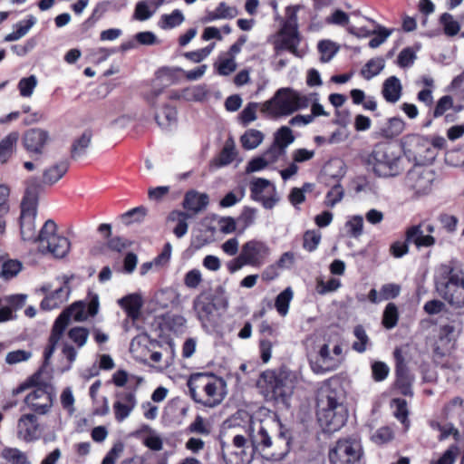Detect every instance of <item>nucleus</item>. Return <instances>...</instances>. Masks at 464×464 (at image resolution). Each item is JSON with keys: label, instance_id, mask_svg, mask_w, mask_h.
Listing matches in <instances>:
<instances>
[{"label": "nucleus", "instance_id": "64", "mask_svg": "<svg viewBox=\"0 0 464 464\" xmlns=\"http://www.w3.org/2000/svg\"><path fill=\"white\" fill-rule=\"evenodd\" d=\"M459 453V448L456 445L450 446L437 461L430 464H454Z\"/></svg>", "mask_w": 464, "mask_h": 464}, {"label": "nucleus", "instance_id": "46", "mask_svg": "<svg viewBox=\"0 0 464 464\" xmlns=\"http://www.w3.org/2000/svg\"><path fill=\"white\" fill-rule=\"evenodd\" d=\"M353 334L357 341L353 343V349L358 353H363L366 350L369 337L362 325H356L353 329Z\"/></svg>", "mask_w": 464, "mask_h": 464}, {"label": "nucleus", "instance_id": "18", "mask_svg": "<svg viewBox=\"0 0 464 464\" xmlns=\"http://www.w3.org/2000/svg\"><path fill=\"white\" fill-rule=\"evenodd\" d=\"M40 425L33 413L23 414L17 421V438L24 442H32L40 438Z\"/></svg>", "mask_w": 464, "mask_h": 464}, {"label": "nucleus", "instance_id": "55", "mask_svg": "<svg viewBox=\"0 0 464 464\" xmlns=\"http://www.w3.org/2000/svg\"><path fill=\"white\" fill-rule=\"evenodd\" d=\"M348 233L353 237H358L362 234L363 218L362 216H354L345 224Z\"/></svg>", "mask_w": 464, "mask_h": 464}, {"label": "nucleus", "instance_id": "10", "mask_svg": "<svg viewBox=\"0 0 464 464\" xmlns=\"http://www.w3.org/2000/svg\"><path fill=\"white\" fill-rule=\"evenodd\" d=\"M56 231L55 222L52 219L46 220L37 235V243L41 252L62 258L68 254L71 244L67 237L57 234Z\"/></svg>", "mask_w": 464, "mask_h": 464}, {"label": "nucleus", "instance_id": "60", "mask_svg": "<svg viewBox=\"0 0 464 464\" xmlns=\"http://www.w3.org/2000/svg\"><path fill=\"white\" fill-rule=\"evenodd\" d=\"M257 102H249L240 113V121L244 125H247L256 119Z\"/></svg>", "mask_w": 464, "mask_h": 464}, {"label": "nucleus", "instance_id": "53", "mask_svg": "<svg viewBox=\"0 0 464 464\" xmlns=\"http://www.w3.org/2000/svg\"><path fill=\"white\" fill-rule=\"evenodd\" d=\"M392 403L395 406L394 416L405 426L409 425L407 402L403 399H394Z\"/></svg>", "mask_w": 464, "mask_h": 464}, {"label": "nucleus", "instance_id": "49", "mask_svg": "<svg viewBox=\"0 0 464 464\" xmlns=\"http://www.w3.org/2000/svg\"><path fill=\"white\" fill-rule=\"evenodd\" d=\"M321 241V233L316 230H307L304 234L303 247L308 252L314 251Z\"/></svg>", "mask_w": 464, "mask_h": 464}, {"label": "nucleus", "instance_id": "50", "mask_svg": "<svg viewBox=\"0 0 464 464\" xmlns=\"http://www.w3.org/2000/svg\"><path fill=\"white\" fill-rule=\"evenodd\" d=\"M89 332L84 327H73L68 332V337L79 347H82L88 339Z\"/></svg>", "mask_w": 464, "mask_h": 464}, {"label": "nucleus", "instance_id": "11", "mask_svg": "<svg viewBox=\"0 0 464 464\" xmlns=\"http://www.w3.org/2000/svg\"><path fill=\"white\" fill-rule=\"evenodd\" d=\"M227 306L228 302L222 286L217 287L214 292L203 291L193 301V309L203 324L211 321L215 310L227 309Z\"/></svg>", "mask_w": 464, "mask_h": 464}, {"label": "nucleus", "instance_id": "52", "mask_svg": "<svg viewBox=\"0 0 464 464\" xmlns=\"http://www.w3.org/2000/svg\"><path fill=\"white\" fill-rule=\"evenodd\" d=\"M341 286V281L337 278H331L328 281L324 282L322 279L317 280L316 284V292L319 295H326L330 292L336 291Z\"/></svg>", "mask_w": 464, "mask_h": 464}, {"label": "nucleus", "instance_id": "35", "mask_svg": "<svg viewBox=\"0 0 464 464\" xmlns=\"http://www.w3.org/2000/svg\"><path fill=\"white\" fill-rule=\"evenodd\" d=\"M294 297V292L290 286L282 291L276 298L275 307L281 316H285L289 310V304Z\"/></svg>", "mask_w": 464, "mask_h": 464}, {"label": "nucleus", "instance_id": "39", "mask_svg": "<svg viewBox=\"0 0 464 464\" xmlns=\"http://www.w3.org/2000/svg\"><path fill=\"white\" fill-rule=\"evenodd\" d=\"M184 21V15L179 9H175L169 14H162L159 22V25L161 29H172L179 26Z\"/></svg>", "mask_w": 464, "mask_h": 464}, {"label": "nucleus", "instance_id": "5", "mask_svg": "<svg viewBox=\"0 0 464 464\" xmlns=\"http://www.w3.org/2000/svg\"><path fill=\"white\" fill-rule=\"evenodd\" d=\"M222 386L221 380L205 373H195L188 382L191 398L209 408L218 406L223 401Z\"/></svg>", "mask_w": 464, "mask_h": 464}, {"label": "nucleus", "instance_id": "24", "mask_svg": "<svg viewBox=\"0 0 464 464\" xmlns=\"http://www.w3.org/2000/svg\"><path fill=\"white\" fill-rule=\"evenodd\" d=\"M119 305L125 311L127 316L135 321L140 315L143 305L142 297L139 294H130L118 300Z\"/></svg>", "mask_w": 464, "mask_h": 464}, {"label": "nucleus", "instance_id": "12", "mask_svg": "<svg viewBox=\"0 0 464 464\" xmlns=\"http://www.w3.org/2000/svg\"><path fill=\"white\" fill-rule=\"evenodd\" d=\"M362 456L363 449L356 437L339 439L328 452L331 464H355Z\"/></svg>", "mask_w": 464, "mask_h": 464}, {"label": "nucleus", "instance_id": "30", "mask_svg": "<svg viewBox=\"0 0 464 464\" xmlns=\"http://www.w3.org/2000/svg\"><path fill=\"white\" fill-rule=\"evenodd\" d=\"M154 118L160 128L169 130L177 123V111L174 107L166 105L161 111L155 113Z\"/></svg>", "mask_w": 464, "mask_h": 464}, {"label": "nucleus", "instance_id": "31", "mask_svg": "<svg viewBox=\"0 0 464 464\" xmlns=\"http://www.w3.org/2000/svg\"><path fill=\"white\" fill-rule=\"evenodd\" d=\"M415 153L425 161H433L438 155V152L434 151V148L430 145V140L425 137L416 139Z\"/></svg>", "mask_w": 464, "mask_h": 464}, {"label": "nucleus", "instance_id": "27", "mask_svg": "<svg viewBox=\"0 0 464 464\" xmlns=\"http://www.w3.org/2000/svg\"><path fill=\"white\" fill-rule=\"evenodd\" d=\"M401 81L396 76H390L382 84V93L386 102L395 103L401 96Z\"/></svg>", "mask_w": 464, "mask_h": 464}, {"label": "nucleus", "instance_id": "1", "mask_svg": "<svg viewBox=\"0 0 464 464\" xmlns=\"http://www.w3.org/2000/svg\"><path fill=\"white\" fill-rule=\"evenodd\" d=\"M316 96V92L304 94L291 88H281L273 98L262 103L261 111L274 118L288 116L307 108Z\"/></svg>", "mask_w": 464, "mask_h": 464}, {"label": "nucleus", "instance_id": "48", "mask_svg": "<svg viewBox=\"0 0 464 464\" xmlns=\"http://www.w3.org/2000/svg\"><path fill=\"white\" fill-rule=\"evenodd\" d=\"M139 378L135 376H129L128 372L124 370H119L112 375V382L118 387H123L129 384L128 390H132L137 380Z\"/></svg>", "mask_w": 464, "mask_h": 464}, {"label": "nucleus", "instance_id": "7", "mask_svg": "<svg viewBox=\"0 0 464 464\" xmlns=\"http://www.w3.org/2000/svg\"><path fill=\"white\" fill-rule=\"evenodd\" d=\"M298 382V375L295 372L286 368L278 371L267 370L261 373L258 383L271 393L275 400L283 401L289 398Z\"/></svg>", "mask_w": 464, "mask_h": 464}, {"label": "nucleus", "instance_id": "37", "mask_svg": "<svg viewBox=\"0 0 464 464\" xmlns=\"http://www.w3.org/2000/svg\"><path fill=\"white\" fill-rule=\"evenodd\" d=\"M264 140L261 131L254 129L246 130L241 137V143L246 150H254L258 147Z\"/></svg>", "mask_w": 464, "mask_h": 464}, {"label": "nucleus", "instance_id": "51", "mask_svg": "<svg viewBox=\"0 0 464 464\" xmlns=\"http://www.w3.org/2000/svg\"><path fill=\"white\" fill-rule=\"evenodd\" d=\"M344 196L343 188L338 183L331 188L325 198V204L328 207H334Z\"/></svg>", "mask_w": 464, "mask_h": 464}, {"label": "nucleus", "instance_id": "62", "mask_svg": "<svg viewBox=\"0 0 464 464\" xmlns=\"http://www.w3.org/2000/svg\"><path fill=\"white\" fill-rule=\"evenodd\" d=\"M416 59L415 52L408 47L401 51L397 57V63L400 67L405 68L413 64Z\"/></svg>", "mask_w": 464, "mask_h": 464}, {"label": "nucleus", "instance_id": "61", "mask_svg": "<svg viewBox=\"0 0 464 464\" xmlns=\"http://www.w3.org/2000/svg\"><path fill=\"white\" fill-rule=\"evenodd\" d=\"M285 155L283 149H280L278 145H272L262 154V157L266 160L269 166L276 163L282 156Z\"/></svg>", "mask_w": 464, "mask_h": 464}, {"label": "nucleus", "instance_id": "58", "mask_svg": "<svg viewBox=\"0 0 464 464\" xmlns=\"http://www.w3.org/2000/svg\"><path fill=\"white\" fill-rule=\"evenodd\" d=\"M188 431L200 435H208L210 433V429L206 423L204 418L200 415H197L194 421L188 427Z\"/></svg>", "mask_w": 464, "mask_h": 464}, {"label": "nucleus", "instance_id": "28", "mask_svg": "<svg viewBox=\"0 0 464 464\" xmlns=\"http://www.w3.org/2000/svg\"><path fill=\"white\" fill-rule=\"evenodd\" d=\"M19 134L16 131L10 132L0 141V163L5 164L16 150Z\"/></svg>", "mask_w": 464, "mask_h": 464}, {"label": "nucleus", "instance_id": "13", "mask_svg": "<svg viewBox=\"0 0 464 464\" xmlns=\"http://www.w3.org/2000/svg\"><path fill=\"white\" fill-rule=\"evenodd\" d=\"M436 173L433 169L422 166H415L405 177V184L416 196L428 195L433 187Z\"/></svg>", "mask_w": 464, "mask_h": 464}, {"label": "nucleus", "instance_id": "40", "mask_svg": "<svg viewBox=\"0 0 464 464\" xmlns=\"http://www.w3.org/2000/svg\"><path fill=\"white\" fill-rule=\"evenodd\" d=\"M2 457L11 464H31L26 454L17 448H5Z\"/></svg>", "mask_w": 464, "mask_h": 464}, {"label": "nucleus", "instance_id": "42", "mask_svg": "<svg viewBox=\"0 0 464 464\" xmlns=\"http://www.w3.org/2000/svg\"><path fill=\"white\" fill-rule=\"evenodd\" d=\"M295 137L290 128L283 126L276 131L273 144L278 145L286 153V148L294 141Z\"/></svg>", "mask_w": 464, "mask_h": 464}, {"label": "nucleus", "instance_id": "16", "mask_svg": "<svg viewBox=\"0 0 464 464\" xmlns=\"http://www.w3.org/2000/svg\"><path fill=\"white\" fill-rule=\"evenodd\" d=\"M251 197L254 200L262 203L264 208H272L277 199L274 197L275 187L266 179L257 178L251 182Z\"/></svg>", "mask_w": 464, "mask_h": 464}, {"label": "nucleus", "instance_id": "43", "mask_svg": "<svg viewBox=\"0 0 464 464\" xmlns=\"http://www.w3.org/2000/svg\"><path fill=\"white\" fill-rule=\"evenodd\" d=\"M394 355L396 359L395 372L397 376V383L398 385H405L408 382V371L404 359L399 350L394 352Z\"/></svg>", "mask_w": 464, "mask_h": 464}, {"label": "nucleus", "instance_id": "44", "mask_svg": "<svg viewBox=\"0 0 464 464\" xmlns=\"http://www.w3.org/2000/svg\"><path fill=\"white\" fill-rule=\"evenodd\" d=\"M317 47L321 53V61L323 63L329 62L338 51L335 44L329 40L320 41Z\"/></svg>", "mask_w": 464, "mask_h": 464}, {"label": "nucleus", "instance_id": "15", "mask_svg": "<svg viewBox=\"0 0 464 464\" xmlns=\"http://www.w3.org/2000/svg\"><path fill=\"white\" fill-rule=\"evenodd\" d=\"M241 253L247 266L260 267L270 255V248L266 243L253 239L242 246Z\"/></svg>", "mask_w": 464, "mask_h": 464}, {"label": "nucleus", "instance_id": "25", "mask_svg": "<svg viewBox=\"0 0 464 464\" xmlns=\"http://www.w3.org/2000/svg\"><path fill=\"white\" fill-rule=\"evenodd\" d=\"M40 189L41 185L37 178H31L26 181L25 193L22 200V210L35 211Z\"/></svg>", "mask_w": 464, "mask_h": 464}, {"label": "nucleus", "instance_id": "2", "mask_svg": "<svg viewBox=\"0 0 464 464\" xmlns=\"http://www.w3.org/2000/svg\"><path fill=\"white\" fill-rule=\"evenodd\" d=\"M439 295L454 308L464 307V273L452 262L438 266L434 277Z\"/></svg>", "mask_w": 464, "mask_h": 464}, {"label": "nucleus", "instance_id": "21", "mask_svg": "<svg viewBox=\"0 0 464 464\" xmlns=\"http://www.w3.org/2000/svg\"><path fill=\"white\" fill-rule=\"evenodd\" d=\"M422 223L409 227L405 231L406 241L413 244L418 249L430 247L436 244V239L431 235H424Z\"/></svg>", "mask_w": 464, "mask_h": 464}, {"label": "nucleus", "instance_id": "8", "mask_svg": "<svg viewBox=\"0 0 464 464\" xmlns=\"http://www.w3.org/2000/svg\"><path fill=\"white\" fill-rule=\"evenodd\" d=\"M298 8V6L286 7V20L282 24L274 41V49L276 54L286 50L295 56H302L298 50L301 42L296 15Z\"/></svg>", "mask_w": 464, "mask_h": 464}, {"label": "nucleus", "instance_id": "56", "mask_svg": "<svg viewBox=\"0 0 464 464\" xmlns=\"http://www.w3.org/2000/svg\"><path fill=\"white\" fill-rule=\"evenodd\" d=\"M150 344L153 348H156V346L160 348V351L163 353V358L166 365H169L172 362L175 355V347L171 341H168L163 343H159L158 342H150Z\"/></svg>", "mask_w": 464, "mask_h": 464}, {"label": "nucleus", "instance_id": "20", "mask_svg": "<svg viewBox=\"0 0 464 464\" xmlns=\"http://www.w3.org/2000/svg\"><path fill=\"white\" fill-rule=\"evenodd\" d=\"M250 444L255 450H266L273 445L272 438L265 424L260 421L248 429Z\"/></svg>", "mask_w": 464, "mask_h": 464}, {"label": "nucleus", "instance_id": "47", "mask_svg": "<svg viewBox=\"0 0 464 464\" xmlns=\"http://www.w3.org/2000/svg\"><path fill=\"white\" fill-rule=\"evenodd\" d=\"M151 5L148 0H142L136 4L133 18L138 21H145L150 18L155 13L150 10Z\"/></svg>", "mask_w": 464, "mask_h": 464}, {"label": "nucleus", "instance_id": "17", "mask_svg": "<svg viewBox=\"0 0 464 464\" xmlns=\"http://www.w3.org/2000/svg\"><path fill=\"white\" fill-rule=\"evenodd\" d=\"M27 300L25 294H14L0 297V324L15 320L16 312L24 307Z\"/></svg>", "mask_w": 464, "mask_h": 464}, {"label": "nucleus", "instance_id": "45", "mask_svg": "<svg viewBox=\"0 0 464 464\" xmlns=\"http://www.w3.org/2000/svg\"><path fill=\"white\" fill-rule=\"evenodd\" d=\"M37 85V78L35 75L22 78L18 82V90L23 97H31Z\"/></svg>", "mask_w": 464, "mask_h": 464}, {"label": "nucleus", "instance_id": "9", "mask_svg": "<svg viewBox=\"0 0 464 464\" xmlns=\"http://www.w3.org/2000/svg\"><path fill=\"white\" fill-rule=\"evenodd\" d=\"M71 318L81 322L87 318L85 306L82 303H75L68 309L64 310L54 321L51 334L48 340V345L44 352V365H47L53 356L57 344L62 340L64 331L67 328Z\"/></svg>", "mask_w": 464, "mask_h": 464}, {"label": "nucleus", "instance_id": "34", "mask_svg": "<svg viewBox=\"0 0 464 464\" xmlns=\"http://www.w3.org/2000/svg\"><path fill=\"white\" fill-rule=\"evenodd\" d=\"M209 91L205 84H198L182 90V98L186 101L202 102L208 96Z\"/></svg>", "mask_w": 464, "mask_h": 464}, {"label": "nucleus", "instance_id": "63", "mask_svg": "<svg viewBox=\"0 0 464 464\" xmlns=\"http://www.w3.org/2000/svg\"><path fill=\"white\" fill-rule=\"evenodd\" d=\"M22 264L17 260H5L4 258L3 278L10 279L15 276L21 270Z\"/></svg>", "mask_w": 464, "mask_h": 464}, {"label": "nucleus", "instance_id": "4", "mask_svg": "<svg viewBox=\"0 0 464 464\" xmlns=\"http://www.w3.org/2000/svg\"><path fill=\"white\" fill-rule=\"evenodd\" d=\"M367 162L378 177H396L404 170L403 158L398 147L390 143L375 145Z\"/></svg>", "mask_w": 464, "mask_h": 464}, {"label": "nucleus", "instance_id": "33", "mask_svg": "<svg viewBox=\"0 0 464 464\" xmlns=\"http://www.w3.org/2000/svg\"><path fill=\"white\" fill-rule=\"evenodd\" d=\"M439 23L443 28V33L449 37L456 36L460 32V20H456L450 13H443L439 18Z\"/></svg>", "mask_w": 464, "mask_h": 464}, {"label": "nucleus", "instance_id": "6", "mask_svg": "<svg viewBox=\"0 0 464 464\" xmlns=\"http://www.w3.org/2000/svg\"><path fill=\"white\" fill-rule=\"evenodd\" d=\"M44 367L33 374L27 380L28 386H34L32 391L24 399L26 405L37 414H46L52 408L55 398V389L51 383V377H43Z\"/></svg>", "mask_w": 464, "mask_h": 464}, {"label": "nucleus", "instance_id": "36", "mask_svg": "<svg viewBox=\"0 0 464 464\" xmlns=\"http://www.w3.org/2000/svg\"><path fill=\"white\" fill-rule=\"evenodd\" d=\"M384 65L385 63L382 58L371 59L362 68L361 74L365 80H371L383 70Z\"/></svg>", "mask_w": 464, "mask_h": 464}, {"label": "nucleus", "instance_id": "57", "mask_svg": "<svg viewBox=\"0 0 464 464\" xmlns=\"http://www.w3.org/2000/svg\"><path fill=\"white\" fill-rule=\"evenodd\" d=\"M146 215L145 208L142 207L134 208L121 215V221L125 225H130L132 222L140 221Z\"/></svg>", "mask_w": 464, "mask_h": 464}, {"label": "nucleus", "instance_id": "22", "mask_svg": "<svg viewBox=\"0 0 464 464\" xmlns=\"http://www.w3.org/2000/svg\"><path fill=\"white\" fill-rule=\"evenodd\" d=\"M70 286L67 282L63 285L47 295L41 302L40 307L42 310L50 311L60 307L63 303L68 300L70 295Z\"/></svg>", "mask_w": 464, "mask_h": 464}, {"label": "nucleus", "instance_id": "26", "mask_svg": "<svg viewBox=\"0 0 464 464\" xmlns=\"http://www.w3.org/2000/svg\"><path fill=\"white\" fill-rule=\"evenodd\" d=\"M34 219L35 211H25V209L22 210L20 217V228L21 236L24 240L37 242Z\"/></svg>", "mask_w": 464, "mask_h": 464}, {"label": "nucleus", "instance_id": "14", "mask_svg": "<svg viewBox=\"0 0 464 464\" xmlns=\"http://www.w3.org/2000/svg\"><path fill=\"white\" fill-rule=\"evenodd\" d=\"M141 381L142 379H138L132 390L118 392L116 393V401L113 403V411L118 422H121L127 419L136 407L137 400L135 392Z\"/></svg>", "mask_w": 464, "mask_h": 464}, {"label": "nucleus", "instance_id": "3", "mask_svg": "<svg viewBox=\"0 0 464 464\" xmlns=\"http://www.w3.org/2000/svg\"><path fill=\"white\" fill-rule=\"evenodd\" d=\"M317 419L326 432H335L344 426L348 410L336 392L328 390L322 395L318 401Z\"/></svg>", "mask_w": 464, "mask_h": 464}, {"label": "nucleus", "instance_id": "41", "mask_svg": "<svg viewBox=\"0 0 464 464\" xmlns=\"http://www.w3.org/2000/svg\"><path fill=\"white\" fill-rule=\"evenodd\" d=\"M399 320V312L398 308L393 303H389L382 314V324L386 329L394 328Z\"/></svg>", "mask_w": 464, "mask_h": 464}, {"label": "nucleus", "instance_id": "29", "mask_svg": "<svg viewBox=\"0 0 464 464\" xmlns=\"http://www.w3.org/2000/svg\"><path fill=\"white\" fill-rule=\"evenodd\" d=\"M92 139V131L86 130L82 134L75 139L71 147V157L77 160L86 154Z\"/></svg>", "mask_w": 464, "mask_h": 464}, {"label": "nucleus", "instance_id": "59", "mask_svg": "<svg viewBox=\"0 0 464 464\" xmlns=\"http://www.w3.org/2000/svg\"><path fill=\"white\" fill-rule=\"evenodd\" d=\"M389 372V366L383 362H374L372 364V376L375 382H382L385 380Z\"/></svg>", "mask_w": 464, "mask_h": 464}, {"label": "nucleus", "instance_id": "19", "mask_svg": "<svg viewBox=\"0 0 464 464\" xmlns=\"http://www.w3.org/2000/svg\"><path fill=\"white\" fill-rule=\"evenodd\" d=\"M49 140V134L46 130L40 128L28 130L23 138L25 150L29 152L42 154L44 146Z\"/></svg>", "mask_w": 464, "mask_h": 464}, {"label": "nucleus", "instance_id": "23", "mask_svg": "<svg viewBox=\"0 0 464 464\" xmlns=\"http://www.w3.org/2000/svg\"><path fill=\"white\" fill-rule=\"evenodd\" d=\"M208 194L192 189L185 194L183 208L192 214H198L208 207Z\"/></svg>", "mask_w": 464, "mask_h": 464}, {"label": "nucleus", "instance_id": "38", "mask_svg": "<svg viewBox=\"0 0 464 464\" xmlns=\"http://www.w3.org/2000/svg\"><path fill=\"white\" fill-rule=\"evenodd\" d=\"M405 128V122L399 117L389 119L388 123L382 129V134L385 138H394L399 136Z\"/></svg>", "mask_w": 464, "mask_h": 464}, {"label": "nucleus", "instance_id": "54", "mask_svg": "<svg viewBox=\"0 0 464 464\" xmlns=\"http://www.w3.org/2000/svg\"><path fill=\"white\" fill-rule=\"evenodd\" d=\"M277 343L276 340H271L266 337H262L259 341V351L260 357L264 363L269 362L272 356V348L274 344Z\"/></svg>", "mask_w": 464, "mask_h": 464}, {"label": "nucleus", "instance_id": "32", "mask_svg": "<svg viewBox=\"0 0 464 464\" xmlns=\"http://www.w3.org/2000/svg\"><path fill=\"white\" fill-rule=\"evenodd\" d=\"M69 164L66 161H62L53 166L46 169L43 175L44 183L53 185L61 179L67 172Z\"/></svg>", "mask_w": 464, "mask_h": 464}]
</instances>
